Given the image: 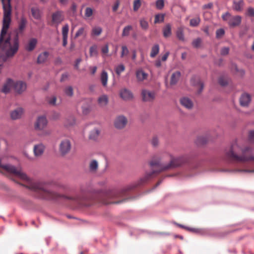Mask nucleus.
Segmentation results:
<instances>
[{"label":"nucleus","instance_id":"obj_26","mask_svg":"<svg viewBox=\"0 0 254 254\" xmlns=\"http://www.w3.org/2000/svg\"><path fill=\"white\" fill-rule=\"evenodd\" d=\"M176 36L178 39L182 41H185V38L184 34V27H180L176 31Z\"/></svg>","mask_w":254,"mask_h":254},{"label":"nucleus","instance_id":"obj_17","mask_svg":"<svg viewBox=\"0 0 254 254\" xmlns=\"http://www.w3.org/2000/svg\"><path fill=\"white\" fill-rule=\"evenodd\" d=\"M23 113V109L21 108H18L13 111L10 113V116L12 120H17L20 118Z\"/></svg>","mask_w":254,"mask_h":254},{"label":"nucleus","instance_id":"obj_28","mask_svg":"<svg viewBox=\"0 0 254 254\" xmlns=\"http://www.w3.org/2000/svg\"><path fill=\"white\" fill-rule=\"evenodd\" d=\"M163 36L165 37H168L171 35V25L167 24L163 29Z\"/></svg>","mask_w":254,"mask_h":254},{"label":"nucleus","instance_id":"obj_44","mask_svg":"<svg viewBox=\"0 0 254 254\" xmlns=\"http://www.w3.org/2000/svg\"><path fill=\"white\" fill-rule=\"evenodd\" d=\"M156 6L158 9H162L164 6V0H157L156 1Z\"/></svg>","mask_w":254,"mask_h":254},{"label":"nucleus","instance_id":"obj_45","mask_svg":"<svg viewBox=\"0 0 254 254\" xmlns=\"http://www.w3.org/2000/svg\"><path fill=\"white\" fill-rule=\"evenodd\" d=\"M90 56L91 57L96 56L98 54L97 47L96 46H92L90 48Z\"/></svg>","mask_w":254,"mask_h":254},{"label":"nucleus","instance_id":"obj_20","mask_svg":"<svg viewBox=\"0 0 254 254\" xmlns=\"http://www.w3.org/2000/svg\"><path fill=\"white\" fill-rule=\"evenodd\" d=\"M98 103L100 107L106 106L109 102V98L107 95L103 94L99 97L98 100Z\"/></svg>","mask_w":254,"mask_h":254},{"label":"nucleus","instance_id":"obj_27","mask_svg":"<svg viewBox=\"0 0 254 254\" xmlns=\"http://www.w3.org/2000/svg\"><path fill=\"white\" fill-rule=\"evenodd\" d=\"M31 12L33 17L36 19H40L41 16V12L37 7L31 8Z\"/></svg>","mask_w":254,"mask_h":254},{"label":"nucleus","instance_id":"obj_48","mask_svg":"<svg viewBox=\"0 0 254 254\" xmlns=\"http://www.w3.org/2000/svg\"><path fill=\"white\" fill-rule=\"evenodd\" d=\"M151 144L154 147H157L159 145V139L158 137L154 136L151 140Z\"/></svg>","mask_w":254,"mask_h":254},{"label":"nucleus","instance_id":"obj_21","mask_svg":"<svg viewBox=\"0 0 254 254\" xmlns=\"http://www.w3.org/2000/svg\"><path fill=\"white\" fill-rule=\"evenodd\" d=\"M98 162L97 160L93 159L89 164V170L90 172L96 173L98 169Z\"/></svg>","mask_w":254,"mask_h":254},{"label":"nucleus","instance_id":"obj_7","mask_svg":"<svg viewBox=\"0 0 254 254\" xmlns=\"http://www.w3.org/2000/svg\"><path fill=\"white\" fill-rule=\"evenodd\" d=\"M64 12L58 10L52 14V21L54 24L58 25L64 20Z\"/></svg>","mask_w":254,"mask_h":254},{"label":"nucleus","instance_id":"obj_37","mask_svg":"<svg viewBox=\"0 0 254 254\" xmlns=\"http://www.w3.org/2000/svg\"><path fill=\"white\" fill-rule=\"evenodd\" d=\"M202 43V40L200 38H197L193 40L192 45L194 48H199L200 47Z\"/></svg>","mask_w":254,"mask_h":254},{"label":"nucleus","instance_id":"obj_13","mask_svg":"<svg viewBox=\"0 0 254 254\" xmlns=\"http://www.w3.org/2000/svg\"><path fill=\"white\" fill-rule=\"evenodd\" d=\"M45 147L42 143H39L34 146L33 151L36 157L41 156L44 153Z\"/></svg>","mask_w":254,"mask_h":254},{"label":"nucleus","instance_id":"obj_53","mask_svg":"<svg viewBox=\"0 0 254 254\" xmlns=\"http://www.w3.org/2000/svg\"><path fill=\"white\" fill-rule=\"evenodd\" d=\"M206 142V139L202 136L198 137L196 140V143L199 145L203 144L205 143Z\"/></svg>","mask_w":254,"mask_h":254},{"label":"nucleus","instance_id":"obj_51","mask_svg":"<svg viewBox=\"0 0 254 254\" xmlns=\"http://www.w3.org/2000/svg\"><path fill=\"white\" fill-rule=\"evenodd\" d=\"M249 140L251 143H254V130H251L249 132Z\"/></svg>","mask_w":254,"mask_h":254},{"label":"nucleus","instance_id":"obj_5","mask_svg":"<svg viewBox=\"0 0 254 254\" xmlns=\"http://www.w3.org/2000/svg\"><path fill=\"white\" fill-rule=\"evenodd\" d=\"M222 18L223 20L228 21V24L230 27H234L239 26L242 21V17L241 16H232L231 14L227 12L224 13Z\"/></svg>","mask_w":254,"mask_h":254},{"label":"nucleus","instance_id":"obj_46","mask_svg":"<svg viewBox=\"0 0 254 254\" xmlns=\"http://www.w3.org/2000/svg\"><path fill=\"white\" fill-rule=\"evenodd\" d=\"M129 53V51L126 46H123L122 47V52L121 57L122 58L124 57L125 56H127Z\"/></svg>","mask_w":254,"mask_h":254},{"label":"nucleus","instance_id":"obj_23","mask_svg":"<svg viewBox=\"0 0 254 254\" xmlns=\"http://www.w3.org/2000/svg\"><path fill=\"white\" fill-rule=\"evenodd\" d=\"M49 53L48 52H44L40 54L37 58V63L38 64H43L45 63L48 58Z\"/></svg>","mask_w":254,"mask_h":254},{"label":"nucleus","instance_id":"obj_41","mask_svg":"<svg viewBox=\"0 0 254 254\" xmlns=\"http://www.w3.org/2000/svg\"><path fill=\"white\" fill-rule=\"evenodd\" d=\"M200 21V18L198 17L191 19L190 20V25L192 27L197 26L199 24Z\"/></svg>","mask_w":254,"mask_h":254},{"label":"nucleus","instance_id":"obj_2","mask_svg":"<svg viewBox=\"0 0 254 254\" xmlns=\"http://www.w3.org/2000/svg\"><path fill=\"white\" fill-rule=\"evenodd\" d=\"M252 148L245 145L242 139H237L231 144L229 151L226 152L227 157L233 160L240 162L254 161V157L252 155ZM238 172L253 173L254 170H238Z\"/></svg>","mask_w":254,"mask_h":254},{"label":"nucleus","instance_id":"obj_36","mask_svg":"<svg viewBox=\"0 0 254 254\" xmlns=\"http://www.w3.org/2000/svg\"><path fill=\"white\" fill-rule=\"evenodd\" d=\"M69 31V26L67 24H65L62 28L63 38L68 37V33Z\"/></svg>","mask_w":254,"mask_h":254},{"label":"nucleus","instance_id":"obj_15","mask_svg":"<svg viewBox=\"0 0 254 254\" xmlns=\"http://www.w3.org/2000/svg\"><path fill=\"white\" fill-rule=\"evenodd\" d=\"M37 40L36 38L30 39L25 46V50L28 52L32 51L36 47Z\"/></svg>","mask_w":254,"mask_h":254},{"label":"nucleus","instance_id":"obj_61","mask_svg":"<svg viewBox=\"0 0 254 254\" xmlns=\"http://www.w3.org/2000/svg\"><path fill=\"white\" fill-rule=\"evenodd\" d=\"M68 77V74L67 73L63 74L61 78V81H64L66 80Z\"/></svg>","mask_w":254,"mask_h":254},{"label":"nucleus","instance_id":"obj_3","mask_svg":"<svg viewBox=\"0 0 254 254\" xmlns=\"http://www.w3.org/2000/svg\"><path fill=\"white\" fill-rule=\"evenodd\" d=\"M184 162L183 158L182 157H179L177 158L172 159L170 163L168 166H165L160 163L159 161H152L150 162V165L151 167H155L156 170H153L150 173H146L145 176L140 179V184H142L146 182L152 176L158 172L168 169L171 167H177L181 165Z\"/></svg>","mask_w":254,"mask_h":254},{"label":"nucleus","instance_id":"obj_33","mask_svg":"<svg viewBox=\"0 0 254 254\" xmlns=\"http://www.w3.org/2000/svg\"><path fill=\"white\" fill-rule=\"evenodd\" d=\"M132 29V27L131 25H127L125 27L123 30L122 36L123 37H126L129 35L130 32Z\"/></svg>","mask_w":254,"mask_h":254},{"label":"nucleus","instance_id":"obj_10","mask_svg":"<svg viewBox=\"0 0 254 254\" xmlns=\"http://www.w3.org/2000/svg\"><path fill=\"white\" fill-rule=\"evenodd\" d=\"M120 95L121 98L125 101H130L133 98V95L131 91L127 88L121 89Z\"/></svg>","mask_w":254,"mask_h":254},{"label":"nucleus","instance_id":"obj_29","mask_svg":"<svg viewBox=\"0 0 254 254\" xmlns=\"http://www.w3.org/2000/svg\"><path fill=\"white\" fill-rule=\"evenodd\" d=\"M108 79V76L107 72L105 70L103 71L101 75V81L102 84L104 87L107 86Z\"/></svg>","mask_w":254,"mask_h":254},{"label":"nucleus","instance_id":"obj_6","mask_svg":"<svg viewBox=\"0 0 254 254\" xmlns=\"http://www.w3.org/2000/svg\"><path fill=\"white\" fill-rule=\"evenodd\" d=\"M127 122V119L125 116L120 115L116 117L114 121V124L116 128L121 129L125 127Z\"/></svg>","mask_w":254,"mask_h":254},{"label":"nucleus","instance_id":"obj_54","mask_svg":"<svg viewBox=\"0 0 254 254\" xmlns=\"http://www.w3.org/2000/svg\"><path fill=\"white\" fill-rule=\"evenodd\" d=\"M129 190L128 188H125L122 189L120 192H119L116 195L117 197H122L123 196L126 191Z\"/></svg>","mask_w":254,"mask_h":254},{"label":"nucleus","instance_id":"obj_57","mask_svg":"<svg viewBox=\"0 0 254 254\" xmlns=\"http://www.w3.org/2000/svg\"><path fill=\"white\" fill-rule=\"evenodd\" d=\"M81 58L77 59L76 60L75 64H74V66H75V67L76 69H78V68H79V64L81 62Z\"/></svg>","mask_w":254,"mask_h":254},{"label":"nucleus","instance_id":"obj_9","mask_svg":"<svg viewBox=\"0 0 254 254\" xmlns=\"http://www.w3.org/2000/svg\"><path fill=\"white\" fill-rule=\"evenodd\" d=\"M240 103L243 107H248L251 102V95L247 93H243L240 97Z\"/></svg>","mask_w":254,"mask_h":254},{"label":"nucleus","instance_id":"obj_42","mask_svg":"<svg viewBox=\"0 0 254 254\" xmlns=\"http://www.w3.org/2000/svg\"><path fill=\"white\" fill-rule=\"evenodd\" d=\"M101 52L103 54V57L105 58L106 56H107V54L109 52V46L108 44H106L104 46H103L101 49Z\"/></svg>","mask_w":254,"mask_h":254},{"label":"nucleus","instance_id":"obj_30","mask_svg":"<svg viewBox=\"0 0 254 254\" xmlns=\"http://www.w3.org/2000/svg\"><path fill=\"white\" fill-rule=\"evenodd\" d=\"M159 52V46L158 44H155L151 48L150 52V57L154 58Z\"/></svg>","mask_w":254,"mask_h":254},{"label":"nucleus","instance_id":"obj_18","mask_svg":"<svg viewBox=\"0 0 254 254\" xmlns=\"http://www.w3.org/2000/svg\"><path fill=\"white\" fill-rule=\"evenodd\" d=\"M136 77L138 81H142L148 77V74L142 69H139L136 71Z\"/></svg>","mask_w":254,"mask_h":254},{"label":"nucleus","instance_id":"obj_14","mask_svg":"<svg viewBox=\"0 0 254 254\" xmlns=\"http://www.w3.org/2000/svg\"><path fill=\"white\" fill-rule=\"evenodd\" d=\"M181 104L187 109L192 108L193 104L192 101L188 97H183L180 99Z\"/></svg>","mask_w":254,"mask_h":254},{"label":"nucleus","instance_id":"obj_47","mask_svg":"<svg viewBox=\"0 0 254 254\" xmlns=\"http://www.w3.org/2000/svg\"><path fill=\"white\" fill-rule=\"evenodd\" d=\"M225 34L224 29L220 28L218 29L216 32V36L217 38H221Z\"/></svg>","mask_w":254,"mask_h":254},{"label":"nucleus","instance_id":"obj_50","mask_svg":"<svg viewBox=\"0 0 254 254\" xmlns=\"http://www.w3.org/2000/svg\"><path fill=\"white\" fill-rule=\"evenodd\" d=\"M229 48L228 47H223L221 49L220 53L222 56H225L229 54Z\"/></svg>","mask_w":254,"mask_h":254},{"label":"nucleus","instance_id":"obj_24","mask_svg":"<svg viewBox=\"0 0 254 254\" xmlns=\"http://www.w3.org/2000/svg\"><path fill=\"white\" fill-rule=\"evenodd\" d=\"M100 133V130L97 128H95L90 132L89 138L91 140H95L98 138Z\"/></svg>","mask_w":254,"mask_h":254},{"label":"nucleus","instance_id":"obj_59","mask_svg":"<svg viewBox=\"0 0 254 254\" xmlns=\"http://www.w3.org/2000/svg\"><path fill=\"white\" fill-rule=\"evenodd\" d=\"M197 80L199 81V85L200 86V88L199 89L198 91V93H200L201 92V91H202L203 90V84L202 83H201L200 81H199V79L198 78H197Z\"/></svg>","mask_w":254,"mask_h":254},{"label":"nucleus","instance_id":"obj_64","mask_svg":"<svg viewBox=\"0 0 254 254\" xmlns=\"http://www.w3.org/2000/svg\"><path fill=\"white\" fill-rule=\"evenodd\" d=\"M67 43V37L63 38V45L65 47L66 46Z\"/></svg>","mask_w":254,"mask_h":254},{"label":"nucleus","instance_id":"obj_8","mask_svg":"<svg viewBox=\"0 0 254 254\" xmlns=\"http://www.w3.org/2000/svg\"><path fill=\"white\" fill-rule=\"evenodd\" d=\"M71 149L70 142L68 139H64L61 142L60 144V151L63 155L66 154Z\"/></svg>","mask_w":254,"mask_h":254},{"label":"nucleus","instance_id":"obj_49","mask_svg":"<svg viewBox=\"0 0 254 254\" xmlns=\"http://www.w3.org/2000/svg\"><path fill=\"white\" fill-rule=\"evenodd\" d=\"M93 14V10L90 7H87L85 9V15L86 17H89Z\"/></svg>","mask_w":254,"mask_h":254},{"label":"nucleus","instance_id":"obj_43","mask_svg":"<svg viewBox=\"0 0 254 254\" xmlns=\"http://www.w3.org/2000/svg\"><path fill=\"white\" fill-rule=\"evenodd\" d=\"M140 24L141 27L144 30H147L148 28V23L144 19H142L140 20Z\"/></svg>","mask_w":254,"mask_h":254},{"label":"nucleus","instance_id":"obj_38","mask_svg":"<svg viewBox=\"0 0 254 254\" xmlns=\"http://www.w3.org/2000/svg\"><path fill=\"white\" fill-rule=\"evenodd\" d=\"M187 230L192 232L195 233L199 234H202L204 233V230L202 229H199V228H187Z\"/></svg>","mask_w":254,"mask_h":254},{"label":"nucleus","instance_id":"obj_55","mask_svg":"<svg viewBox=\"0 0 254 254\" xmlns=\"http://www.w3.org/2000/svg\"><path fill=\"white\" fill-rule=\"evenodd\" d=\"M248 14L250 16H254V9L253 7H250L247 10Z\"/></svg>","mask_w":254,"mask_h":254},{"label":"nucleus","instance_id":"obj_4","mask_svg":"<svg viewBox=\"0 0 254 254\" xmlns=\"http://www.w3.org/2000/svg\"><path fill=\"white\" fill-rule=\"evenodd\" d=\"M48 120L44 116H39L34 124V129L37 131L41 132V136H47L51 134V132L49 130L45 129L48 125Z\"/></svg>","mask_w":254,"mask_h":254},{"label":"nucleus","instance_id":"obj_22","mask_svg":"<svg viewBox=\"0 0 254 254\" xmlns=\"http://www.w3.org/2000/svg\"><path fill=\"white\" fill-rule=\"evenodd\" d=\"M87 33V28L86 26H83L79 28L75 34V38L80 36L85 37Z\"/></svg>","mask_w":254,"mask_h":254},{"label":"nucleus","instance_id":"obj_39","mask_svg":"<svg viewBox=\"0 0 254 254\" xmlns=\"http://www.w3.org/2000/svg\"><path fill=\"white\" fill-rule=\"evenodd\" d=\"M164 20V14H157L155 16L154 23H157L159 22H162Z\"/></svg>","mask_w":254,"mask_h":254},{"label":"nucleus","instance_id":"obj_60","mask_svg":"<svg viewBox=\"0 0 254 254\" xmlns=\"http://www.w3.org/2000/svg\"><path fill=\"white\" fill-rule=\"evenodd\" d=\"M169 52H167L165 53L164 55H163L162 57V61H165L167 59L169 55Z\"/></svg>","mask_w":254,"mask_h":254},{"label":"nucleus","instance_id":"obj_34","mask_svg":"<svg viewBox=\"0 0 254 254\" xmlns=\"http://www.w3.org/2000/svg\"><path fill=\"white\" fill-rule=\"evenodd\" d=\"M102 32V29L100 27H95L92 30L91 34L93 35L99 36Z\"/></svg>","mask_w":254,"mask_h":254},{"label":"nucleus","instance_id":"obj_40","mask_svg":"<svg viewBox=\"0 0 254 254\" xmlns=\"http://www.w3.org/2000/svg\"><path fill=\"white\" fill-rule=\"evenodd\" d=\"M125 66L123 64H121L116 67L115 71L116 73L118 75H120V74L125 70Z\"/></svg>","mask_w":254,"mask_h":254},{"label":"nucleus","instance_id":"obj_12","mask_svg":"<svg viewBox=\"0 0 254 254\" xmlns=\"http://www.w3.org/2000/svg\"><path fill=\"white\" fill-rule=\"evenodd\" d=\"M141 95L144 101H151L155 98V93L154 92L145 89L142 90Z\"/></svg>","mask_w":254,"mask_h":254},{"label":"nucleus","instance_id":"obj_35","mask_svg":"<svg viewBox=\"0 0 254 254\" xmlns=\"http://www.w3.org/2000/svg\"><path fill=\"white\" fill-rule=\"evenodd\" d=\"M141 5V0H134L133 2V9L134 11H137Z\"/></svg>","mask_w":254,"mask_h":254},{"label":"nucleus","instance_id":"obj_31","mask_svg":"<svg viewBox=\"0 0 254 254\" xmlns=\"http://www.w3.org/2000/svg\"><path fill=\"white\" fill-rule=\"evenodd\" d=\"M48 103L51 106H56L57 97L54 95L50 96L47 97L46 99Z\"/></svg>","mask_w":254,"mask_h":254},{"label":"nucleus","instance_id":"obj_16","mask_svg":"<svg viewBox=\"0 0 254 254\" xmlns=\"http://www.w3.org/2000/svg\"><path fill=\"white\" fill-rule=\"evenodd\" d=\"M244 6V1L243 0H239V1L233 0L232 8L236 11H241L243 9Z\"/></svg>","mask_w":254,"mask_h":254},{"label":"nucleus","instance_id":"obj_52","mask_svg":"<svg viewBox=\"0 0 254 254\" xmlns=\"http://www.w3.org/2000/svg\"><path fill=\"white\" fill-rule=\"evenodd\" d=\"M219 83L221 86H225L228 83V80L224 77H220L219 79Z\"/></svg>","mask_w":254,"mask_h":254},{"label":"nucleus","instance_id":"obj_25","mask_svg":"<svg viewBox=\"0 0 254 254\" xmlns=\"http://www.w3.org/2000/svg\"><path fill=\"white\" fill-rule=\"evenodd\" d=\"M181 76V72L180 71H176L173 73L171 77L170 84L171 85L176 84L178 81Z\"/></svg>","mask_w":254,"mask_h":254},{"label":"nucleus","instance_id":"obj_58","mask_svg":"<svg viewBox=\"0 0 254 254\" xmlns=\"http://www.w3.org/2000/svg\"><path fill=\"white\" fill-rule=\"evenodd\" d=\"M213 4L212 3H209L206 4H204L203 6V8L204 9H210L212 7Z\"/></svg>","mask_w":254,"mask_h":254},{"label":"nucleus","instance_id":"obj_19","mask_svg":"<svg viewBox=\"0 0 254 254\" xmlns=\"http://www.w3.org/2000/svg\"><path fill=\"white\" fill-rule=\"evenodd\" d=\"M14 82L11 79H8L5 84L3 85V87L2 89V91L5 93H8L10 89L12 87H14Z\"/></svg>","mask_w":254,"mask_h":254},{"label":"nucleus","instance_id":"obj_56","mask_svg":"<svg viewBox=\"0 0 254 254\" xmlns=\"http://www.w3.org/2000/svg\"><path fill=\"white\" fill-rule=\"evenodd\" d=\"M119 5H120V1H119V0H117L115 2V4H114V6L113 7V10L114 11H116L118 9V8H119Z\"/></svg>","mask_w":254,"mask_h":254},{"label":"nucleus","instance_id":"obj_62","mask_svg":"<svg viewBox=\"0 0 254 254\" xmlns=\"http://www.w3.org/2000/svg\"><path fill=\"white\" fill-rule=\"evenodd\" d=\"M90 69L91 70V73L92 74H94L95 73V72H96L97 67L95 66H91V67H90Z\"/></svg>","mask_w":254,"mask_h":254},{"label":"nucleus","instance_id":"obj_63","mask_svg":"<svg viewBox=\"0 0 254 254\" xmlns=\"http://www.w3.org/2000/svg\"><path fill=\"white\" fill-rule=\"evenodd\" d=\"M90 111V110L88 108L83 107L82 108V112L84 114H87Z\"/></svg>","mask_w":254,"mask_h":254},{"label":"nucleus","instance_id":"obj_11","mask_svg":"<svg viewBox=\"0 0 254 254\" xmlns=\"http://www.w3.org/2000/svg\"><path fill=\"white\" fill-rule=\"evenodd\" d=\"M26 87V83L22 81H18L14 82V89L17 93L21 94L25 91Z\"/></svg>","mask_w":254,"mask_h":254},{"label":"nucleus","instance_id":"obj_1","mask_svg":"<svg viewBox=\"0 0 254 254\" xmlns=\"http://www.w3.org/2000/svg\"><path fill=\"white\" fill-rule=\"evenodd\" d=\"M3 10L2 28L0 35V51L3 52L6 57H12L18 51L19 47L18 35L22 34L24 30L27 20L24 17L21 18L18 28L15 31L16 35L12 39L7 34L11 22V6L10 0H1Z\"/></svg>","mask_w":254,"mask_h":254},{"label":"nucleus","instance_id":"obj_32","mask_svg":"<svg viewBox=\"0 0 254 254\" xmlns=\"http://www.w3.org/2000/svg\"><path fill=\"white\" fill-rule=\"evenodd\" d=\"M64 92L68 97H72L73 95V89L72 86H68L64 88Z\"/></svg>","mask_w":254,"mask_h":254}]
</instances>
